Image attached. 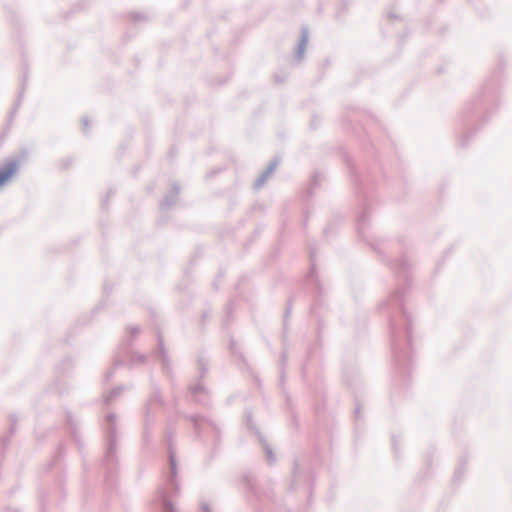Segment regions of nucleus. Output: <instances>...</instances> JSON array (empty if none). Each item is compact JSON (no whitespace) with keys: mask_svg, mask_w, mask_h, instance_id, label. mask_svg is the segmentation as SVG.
Wrapping results in <instances>:
<instances>
[{"mask_svg":"<svg viewBox=\"0 0 512 512\" xmlns=\"http://www.w3.org/2000/svg\"><path fill=\"white\" fill-rule=\"evenodd\" d=\"M17 169L18 162L15 160L9 161L4 168L0 169V187L13 176Z\"/></svg>","mask_w":512,"mask_h":512,"instance_id":"f03ea898","label":"nucleus"},{"mask_svg":"<svg viewBox=\"0 0 512 512\" xmlns=\"http://www.w3.org/2000/svg\"><path fill=\"white\" fill-rule=\"evenodd\" d=\"M83 125H84L85 129L87 130V128H88V120H87V118H83Z\"/></svg>","mask_w":512,"mask_h":512,"instance_id":"9b49d317","label":"nucleus"},{"mask_svg":"<svg viewBox=\"0 0 512 512\" xmlns=\"http://www.w3.org/2000/svg\"><path fill=\"white\" fill-rule=\"evenodd\" d=\"M160 350H161V353L163 354V356H165V353H164V350H163V347H162V343L160 342Z\"/></svg>","mask_w":512,"mask_h":512,"instance_id":"4468645a","label":"nucleus"},{"mask_svg":"<svg viewBox=\"0 0 512 512\" xmlns=\"http://www.w3.org/2000/svg\"><path fill=\"white\" fill-rule=\"evenodd\" d=\"M107 419H108V421L113 423L115 421V419H116V416H115V414L111 413V414L107 415Z\"/></svg>","mask_w":512,"mask_h":512,"instance_id":"6e6552de","label":"nucleus"},{"mask_svg":"<svg viewBox=\"0 0 512 512\" xmlns=\"http://www.w3.org/2000/svg\"><path fill=\"white\" fill-rule=\"evenodd\" d=\"M179 191L180 188L177 185H173L170 193L164 198L163 202L161 203V207L168 208L172 206L176 202Z\"/></svg>","mask_w":512,"mask_h":512,"instance_id":"20e7f679","label":"nucleus"},{"mask_svg":"<svg viewBox=\"0 0 512 512\" xmlns=\"http://www.w3.org/2000/svg\"><path fill=\"white\" fill-rule=\"evenodd\" d=\"M200 390H201V388L199 386H196V387L193 388V392L194 393H197Z\"/></svg>","mask_w":512,"mask_h":512,"instance_id":"ddd939ff","label":"nucleus"},{"mask_svg":"<svg viewBox=\"0 0 512 512\" xmlns=\"http://www.w3.org/2000/svg\"><path fill=\"white\" fill-rule=\"evenodd\" d=\"M119 392H120V388L113 390V391L110 393V397H113L114 395H118V394H119Z\"/></svg>","mask_w":512,"mask_h":512,"instance_id":"1a4fd4ad","label":"nucleus"},{"mask_svg":"<svg viewBox=\"0 0 512 512\" xmlns=\"http://www.w3.org/2000/svg\"><path fill=\"white\" fill-rule=\"evenodd\" d=\"M263 446L265 448L268 461L271 464L275 463L276 458H275V455H274L272 449L270 448V446L267 443H264V442H263Z\"/></svg>","mask_w":512,"mask_h":512,"instance_id":"39448f33","label":"nucleus"},{"mask_svg":"<svg viewBox=\"0 0 512 512\" xmlns=\"http://www.w3.org/2000/svg\"><path fill=\"white\" fill-rule=\"evenodd\" d=\"M163 504L166 512H177L173 504L168 499L165 498L163 500Z\"/></svg>","mask_w":512,"mask_h":512,"instance_id":"0eeeda50","label":"nucleus"},{"mask_svg":"<svg viewBox=\"0 0 512 512\" xmlns=\"http://www.w3.org/2000/svg\"><path fill=\"white\" fill-rule=\"evenodd\" d=\"M139 331L138 327H131V332L136 334Z\"/></svg>","mask_w":512,"mask_h":512,"instance_id":"f8f14e48","label":"nucleus"},{"mask_svg":"<svg viewBox=\"0 0 512 512\" xmlns=\"http://www.w3.org/2000/svg\"><path fill=\"white\" fill-rule=\"evenodd\" d=\"M308 34H309L308 28L303 26L301 28V37H300V40H299V43H298V46L296 49V53H295V56H296L297 60H299V61L302 60V58L304 56L306 46L308 43Z\"/></svg>","mask_w":512,"mask_h":512,"instance_id":"7ed1b4c3","label":"nucleus"},{"mask_svg":"<svg viewBox=\"0 0 512 512\" xmlns=\"http://www.w3.org/2000/svg\"><path fill=\"white\" fill-rule=\"evenodd\" d=\"M279 163V160L277 158L271 160V162L269 163V165L267 166V168L262 172V174L256 179L255 183H254V187L256 189H259L261 188L264 183L266 182V180L271 176V174L274 172V170L276 169L277 165Z\"/></svg>","mask_w":512,"mask_h":512,"instance_id":"f257e3e1","label":"nucleus"},{"mask_svg":"<svg viewBox=\"0 0 512 512\" xmlns=\"http://www.w3.org/2000/svg\"><path fill=\"white\" fill-rule=\"evenodd\" d=\"M202 509H203L204 511H206V512H211V511H210V509H209L208 504H203V505H202Z\"/></svg>","mask_w":512,"mask_h":512,"instance_id":"9d476101","label":"nucleus"},{"mask_svg":"<svg viewBox=\"0 0 512 512\" xmlns=\"http://www.w3.org/2000/svg\"><path fill=\"white\" fill-rule=\"evenodd\" d=\"M169 459H170L171 474L173 477H175L177 474V464H176L175 457L172 453H170Z\"/></svg>","mask_w":512,"mask_h":512,"instance_id":"423d86ee","label":"nucleus"}]
</instances>
